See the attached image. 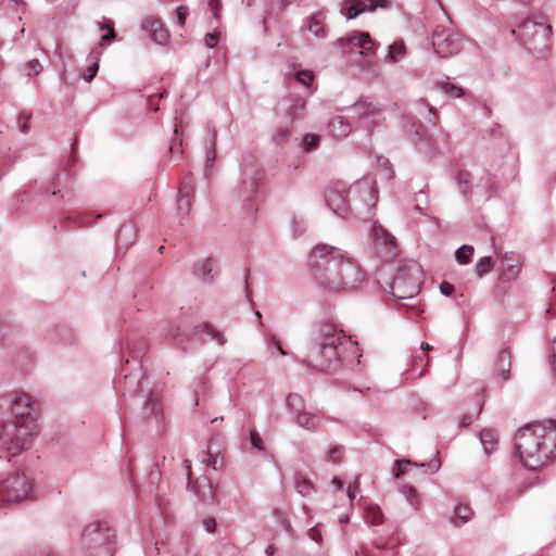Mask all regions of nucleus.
I'll list each match as a JSON object with an SVG mask.
<instances>
[{"label":"nucleus","instance_id":"obj_24","mask_svg":"<svg viewBox=\"0 0 556 556\" xmlns=\"http://www.w3.org/2000/svg\"><path fill=\"white\" fill-rule=\"evenodd\" d=\"M438 88H440L445 94H447L448 97L451 98H460L464 96V90L462 87L453 84V83H450V81H442V83H439L438 85Z\"/></svg>","mask_w":556,"mask_h":556},{"label":"nucleus","instance_id":"obj_6","mask_svg":"<svg viewBox=\"0 0 556 556\" xmlns=\"http://www.w3.org/2000/svg\"><path fill=\"white\" fill-rule=\"evenodd\" d=\"M462 46V35L454 28L450 21L435 27L432 34V47L440 58L446 59L457 54Z\"/></svg>","mask_w":556,"mask_h":556},{"label":"nucleus","instance_id":"obj_3","mask_svg":"<svg viewBox=\"0 0 556 556\" xmlns=\"http://www.w3.org/2000/svg\"><path fill=\"white\" fill-rule=\"evenodd\" d=\"M13 420L5 424L0 432L1 457H11L26 450L37 433L33 400L28 394H18L12 402Z\"/></svg>","mask_w":556,"mask_h":556},{"label":"nucleus","instance_id":"obj_26","mask_svg":"<svg viewBox=\"0 0 556 556\" xmlns=\"http://www.w3.org/2000/svg\"><path fill=\"white\" fill-rule=\"evenodd\" d=\"M99 26L101 30H106V34L101 38L100 46L106 45L115 38L114 24L112 21L104 18L102 23H99Z\"/></svg>","mask_w":556,"mask_h":556},{"label":"nucleus","instance_id":"obj_37","mask_svg":"<svg viewBox=\"0 0 556 556\" xmlns=\"http://www.w3.org/2000/svg\"><path fill=\"white\" fill-rule=\"evenodd\" d=\"M409 465H412L409 460H397L396 470L394 472L395 478H399L401 475H403Z\"/></svg>","mask_w":556,"mask_h":556},{"label":"nucleus","instance_id":"obj_51","mask_svg":"<svg viewBox=\"0 0 556 556\" xmlns=\"http://www.w3.org/2000/svg\"><path fill=\"white\" fill-rule=\"evenodd\" d=\"M162 98V94H159V96H155V94H152L149 97V105L152 106L154 104H156V100L157 99H161Z\"/></svg>","mask_w":556,"mask_h":556},{"label":"nucleus","instance_id":"obj_33","mask_svg":"<svg viewBox=\"0 0 556 556\" xmlns=\"http://www.w3.org/2000/svg\"><path fill=\"white\" fill-rule=\"evenodd\" d=\"M295 489L301 495H306L311 492L312 484L304 477H298L295 480Z\"/></svg>","mask_w":556,"mask_h":556},{"label":"nucleus","instance_id":"obj_52","mask_svg":"<svg viewBox=\"0 0 556 556\" xmlns=\"http://www.w3.org/2000/svg\"><path fill=\"white\" fill-rule=\"evenodd\" d=\"M421 349L427 352L430 351L432 346L429 343L422 342Z\"/></svg>","mask_w":556,"mask_h":556},{"label":"nucleus","instance_id":"obj_19","mask_svg":"<svg viewBox=\"0 0 556 556\" xmlns=\"http://www.w3.org/2000/svg\"><path fill=\"white\" fill-rule=\"evenodd\" d=\"M329 129L336 137H345L351 131V125L344 117L336 116L330 121Z\"/></svg>","mask_w":556,"mask_h":556},{"label":"nucleus","instance_id":"obj_43","mask_svg":"<svg viewBox=\"0 0 556 556\" xmlns=\"http://www.w3.org/2000/svg\"><path fill=\"white\" fill-rule=\"evenodd\" d=\"M440 291L444 294V295H451L453 292H454V286L446 282V281H443L441 285H440Z\"/></svg>","mask_w":556,"mask_h":556},{"label":"nucleus","instance_id":"obj_54","mask_svg":"<svg viewBox=\"0 0 556 556\" xmlns=\"http://www.w3.org/2000/svg\"><path fill=\"white\" fill-rule=\"evenodd\" d=\"M482 406H483V404H480V405H479V408H478V410L476 412V415H475V416H478V415L480 414V412H481V409H482Z\"/></svg>","mask_w":556,"mask_h":556},{"label":"nucleus","instance_id":"obj_45","mask_svg":"<svg viewBox=\"0 0 556 556\" xmlns=\"http://www.w3.org/2000/svg\"><path fill=\"white\" fill-rule=\"evenodd\" d=\"M421 102L429 108V113L433 115V119H431V122L433 125H437V110L432 105H430L426 100H421Z\"/></svg>","mask_w":556,"mask_h":556},{"label":"nucleus","instance_id":"obj_20","mask_svg":"<svg viewBox=\"0 0 556 556\" xmlns=\"http://www.w3.org/2000/svg\"><path fill=\"white\" fill-rule=\"evenodd\" d=\"M287 405L293 417L306 410V405L303 396L299 393H290L287 397Z\"/></svg>","mask_w":556,"mask_h":556},{"label":"nucleus","instance_id":"obj_34","mask_svg":"<svg viewBox=\"0 0 556 556\" xmlns=\"http://www.w3.org/2000/svg\"><path fill=\"white\" fill-rule=\"evenodd\" d=\"M343 456V451L340 446H333L329 450L327 460L333 464L340 463Z\"/></svg>","mask_w":556,"mask_h":556},{"label":"nucleus","instance_id":"obj_18","mask_svg":"<svg viewBox=\"0 0 556 556\" xmlns=\"http://www.w3.org/2000/svg\"><path fill=\"white\" fill-rule=\"evenodd\" d=\"M495 367L497 376L501 379L506 380L508 378L510 370V353L507 350H502L498 353L495 362Z\"/></svg>","mask_w":556,"mask_h":556},{"label":"nucleus","instance_id":"obj_50","mask_svg":"<svg viewBox=\"0 0 556 556\" xmlns=\"http://www.w3.org/2000/svg\"><path fill=\"white\" fill-rule=\"evenodd\" d=\"M332 484L336 485L338 491L342 490V488H343V483H342V481L338 477H334L332 479Z\"/></svg>","mask_w":556,"mask_h":556},{"label":"nucleus","instance_id":"obj_31","mask_svg":"<svg viewBox=\"0 0 556 556\" xmlns=\"http://www.w3.org/2000/svg\"><path fill=\"white\" fill-rule=\"evenodd\" d=\"M203 462L214 470H217L222 467V459H219L218 452L213 454L211 446H208L206 458Z\"/></svg>","mask_w":556,"mask_h":556},{"label":"nucleus","instance_id":"obj_32","mask_svg":"<svg viewBox=\"0 0 556 556\" xmlns=\"http://www.w3.org/2000/svg\"><path fill=\"white\" fill-rule=\"evenodd\" d=\"M295 77L298 81H300L306 87H311L315 79L314 73L307 70L298 72Z\"/></svg>","mask_w":556,"mask_h":556},{"label":"nucleus","instance_id":"obj_39","mask_svg":"<svg viewBox=\"0 0 556 556\" xmlns=\"http://www.w3.org/2000/svg\"><path fill=\"white\" fill-rule=\"evenodd\" d=\"M30 116L26 113H22L18 117V122H20V127H21V131L22 132H27L28 129H29V126H28V121H29Z\"/></svg>","mask_w":556,"mask_h":556},{"label":"nucleus","instance_id":"obj_5","mask_svg":"<svg viewBox=\"0 0 556 556\" xmlns=\"http://www.w3.org/2000/svg\"><path fill=\"white\" fill-rule=\"evenodd\" d=\"M421 268L415 262H408L399 266L390 288L392 294L399 299L415 296L420 290Z\"/></svg>","mask_w":556,"mask_h":556},{"label":"nucleus","instance_id":"obj_16","mask_svg":"<svg viewBox=\"0 0 556 556\" xmlns=\"http://www.w3.org/2000/svg\"><path fill=\"white\" fill-rule=\"evenodd\" d=\"M353 112L358 117H375L381 114L380 108L374 102L367 100H359L353 105Z\"/></svg>","mask_w":556,"mask_h":556},{"label":"nucleus","instance_id":"obj_2","mask_svg":"<svg viewBox=\"0 0 556 556\" xmlns=\"http://www.w3.org/2000/svg\"><path fill=\"white\" fill-rule=\"evenodd\" d=\"M515 444L522 464L538 469L556 457V421L532 422L521 428Z\"/></svg>","mask_w":556,"mask_h":556},{"label":"nucleus","instance_id":"obj_1","mask_svg":"<svg viewBox=\"0 0 556 556\" xmlns=\"http://www.w3.org/2000/svg\"><path fill=\"white\" fill-rule=\"evenodd\" d=\"M309 266L315 280L331 292L354 289L363 281L358 265L345 258L341 250L327 244L313 249Z\"/></svg>","mask_w":556,"mask_h":556},{"label":"nucleus","instance_id":"obj_8","mask_svg":"<svg viewBox=\"0 0 556 556\" xmlns=\"http://www.w3.org/2000/svg\"><path fill=\"white\" fill-rule=\"evenodd\" d=\"M31 490V481L25 473L8 477L0 483V505L26 500Z\"/></svg>","mask_w":556,"mask_h":556},{"label":"nucleus","instance_id":"obj_14","mask_svg":"<svg viewBox=\"0 0 556 556\" xmlns=\"http://www.w3.org/2000/svg\"><path fill=\"white\" fill-rule=\"evenodd\" d=\"M326 201L328 205L337 213L343 214L346 211L345 193L336 189H329L326 192Z\"/></svg>","mask_w":556,"mask_h":556},{"label":"nucleus","instance_id":"obj_21","mask_svg":"<svg viewBox=\"0 0 556 556\" xmlns=\"http://www.w3.org/2000/svg\"><path fill=\"white\" fill-rule=\"evenodd\" d=\"M454 518L452 519V522L455 525V526H460L462 523H465L467 522L468 520H470V518L472 517L473 515V511L471 509V507H469L468 505H465V504H458L456 507H455V510H454Z\"/></svg>","mask_w":556,"mask_h":556},{"label":"nucleus","instance_id":"obj_41","mask_svg":"<svg viewBox=\"0 0 556 556\" xmlns=\"http://www.w3.org/2000/svg\"><path fill=\"white\" fill-rule=\"evenodd\" d=\"M218 42V36L217 34H207L205 36V45L208 48H214Z\"/></svg>","mask_w":556,"mask_h":556},{"label":"nucleus","instance_id":"obj_56","mask_svg":"<svg viewBox=\"0 0 556 556\" xmlns=\"http://www.w3.org/2000/svg\"><path fill=\"white\" fill-rule=\"evenodd\" d=\"M278 350H279V352H280L282 355H285V354H286V353H285V351L282 350V348H281L280 345H278Z\"/></svg>","mask_w":556,"mask_h":556},{"label":"nucleus","instance_id":"obj_27","mask_svg":"<svg viewBox=\"0 0 556 556\" xmlns=\"http://www.w3.org/2000/svg\"><path fill=\"white\" fill-rule=\"evenodd\" d=\"M308 30L314 34L317 37H324L325 36V26L323 20L315 15L309 18L308 21Z\"/></svg>","mask_w":556,"mask_h":556},{"label":"nucleus","instance_id":"obj_44","mask_svg":"<svg viewBox=\"0 0 556 556\" xmlns=\"http://www.w3.org/2000/svg\"><path fill=\"white\" fill-rule=\"evenodd\" d=\"M28 68L35 74H38L41 71V65L38 60H33L29 62Z\"/></svg>","mask_w":556,"mask_h":556},{"label":"nucleus","instance_id":"obj_30","mask_svg":"<svg viewBox=\"0 0 556 556\" xmlns=\"http://www.w3.org/2000/svg\"><path fill=\"white\" fill-rule=\"evenodd\" d=\"M493 267V262L490 256L480 258L476 264V274L478 277L484 276Z\"/></svg>","mask_w":556,"mask_h":556},{"label":"nucleus","instance_id":"obj_53","mask_svg":"<svg viewBox=\"0 0 556 556\" xmlns=\"http://www.w3.org/2000/svg\"><path fill=\"white\" fill-rule=\"evenodd\" d=\"M204 481H206V482H207V485H208V488H210V496H211L212 498H214V497H215V493H214V491L212 490V486H211L210 481H208L206 478L204 479Z\"/></svg>","mask_w":556,"mask_h":556},{"label":"nucleus","instance_id":"obj_58","mask_svg":"<svg viewBox=\"0 0 556 556\" xmlns=\"http://www.w3.org/2000/svg\"><path fill=\"white\" fill-rule=\"evenodd\" d=\"M340 520H341V521H346V520H348V517H345V518H341Z\"/></svg>","mask_w":556,"mask_h":556},{"label":"nucleus","instance_id":"obj_28","mask_svg":"<svg viewBox=\"0 0 556 556\" xmlns=\"http://www.w3.org/2000/svg\"><path fill=\"white\" fill-rule=\"evenodd\" d=\"M473 252V247L465 244L456 251L455 257L459 264H468L471 261Z\"/></svg>","mask_w":556,"mask_h":556},{"label":"nucleus","instance_id":"obj_49","mask_svg":"<svg viewBox=\"0 0 556 556\" xmlns=\"http://www.w3.org/2000/svg\"><path fill=\"white\" fill-rule=\"evenodd\" d=\"M473 418H475V416H471V415L464 416L462 419V425L469 426L472 422Z\"/></svg>","mask_w":556,"mask_h":556},{"label":"nucleus","instance_id":"obj_55","mask_svg":"<svg viewBox=\"0 0 556 556\" xmlns=\"http://www.w3.org/2000/svg\"><path fill=\"white\" fill-rule=\"evenodd\" d=\"M266 552H267V554H269V555H270V554H273L274 549H273V547H271V546H269V547L267 548V551H266Z\"/></svg>","mask_w":556,"mask_h":556},{"label":"nucleus","instance_id":"obj_9","mask_svg":"<svg viewBox=\"0 0 556 556\" xmlns=\"http://www.w3.org/2000/svg\"><path fill=\"white\" fill-rule=\"evenodd\" d=\"M374 248L380 257L384 260L392 258L396 255L395 238L382 226L375 225L371 230Z\"/></svg>","mask_w":556,"mask_h":556},{"label":"nucleus","instance_id":"obj_57","mask_svg":"<svg viewBox=\"0 0 556 556\" xmlns=\"http://www.w3.org/2000/svg\"><path fill=\"white\" fill-rule=\"evenodd\" d=\"M125 229H126L125 227H122V228H121L119 236L122 235V232H123Z\"/></svg>","mask_w":556,"mask_h":556},{"label":"nucleus","instance_id":"obj_35","mask_svg":"<svg viewBox=\"0 0 556 556\" xmlns=\"http://www.w3.org/2000/svg\"><path fill=\"white\" fill-rule=\"evenodd\" d=\"M318 141L319 137L313 134H307L303 139L304 147L307 151L315 149L318 144Z\"/></svg>","mask_w":556,"mask_h":556},{"label":"nucleus","instance_id":"obj_7","mask_svg":"<svg viewBox=\"0 0 556 556\" xmlns=\"http://www.w3.org/2000/svg\"><path fill=\"white\" fill-rule=\"evenodd\" d=\"M334 45L342 49L343 53H346L345 47H349L351 52L357 51L364 56L363 66L366 67L372 64L378 47V43L366 31H354L345 38L338 39Z\"/></svg>","mask_w":556,"mask_h":556},{"label":"nucleus","instance_id":"obj_10","mask_svg":"<svg viewBox=\"0 0 556 556\" xmlns=\"http://www.w3.org/2000/svg\"><path fill=\"white\" fill-rule=\"evenodd\" d=\"M516 33V30H514ZM552 34V26L536 22L533 20H526L517 29V35L526 42L535 41L538 38L546 40Z\"/></svg>","mask_w":556,"mask_h":556},{"label":"nucleus","instance_id":"obj_29","mask_svg":"<svg viewBox=\"0 0 556 556\" xmlns=\"http://www.w3.org/2000/svg\"><path fill=\"white\" fill-rule=\"evenodd\" d=\"M405 54V46L403 42H394L389 47L388 58L392 62H397Z\"/></svg>","mask_w":556,"mask_h":556},{"label":"nucleus","instance_id":"obj_13","mask_svg":"<svg viewBox=\"0 0 556 556\" xmlns=\"http://www.w3.org/2000/svg\"><path fill=\"white\" fill-rule=\"evenodd\" d=\"M369 5H367L364 1L357 0L354 3H352L346 9V17L348 18H355L357 15L366 11L367 9L370 11H374L376 8H386L388 1L387 0H368Z\"/></svg>","mask_w":556,"mask_h":556},{"label":"nucleus","instance_id":"obj_23","mask_svg":"<svg viewBox=\"0 0 556 556\" xmlns=\"http://www.w3.org/2000/svg\"><path fill=\"white\" fill-rule=\"evenodd\" d=\"M100 55L101 51H99L98 49H93L90 53V56L93 59V62L90 66H88L87 71L84 74V79L87 83H90L98 73Z\"/></svg>","mask_w":556,"mask_h":556},{"label":"nucleus","instance_id":"obj_40","mask_svg":"<svg viewBox=\"0 0 556 556\" xmlns=\"http://www.w3.org/2000/svg\"><path fill=\"white\" fill-rule=\"evenodd\" d=\"M358 488L359 481L358 478H356L348 488V496L350 497L351 501L354 500L356 492L358 491Z\"/></svg>","mask_w":556,"mask_h":556},{"label":"nucleus","instance_id":"obj_42","mask_svg":"<svg viewBox=\"0 0 556 556\" xmlns=\"http://www.w3.org/2000/svg\"><path fill=\"white\" fill-rule=\"evenodd\" d=\"M208 5L214 10V16L216 18L219 17V12L222 10V2L220 0H210Z\"/></svg>","mask_w":556,"mask_h":556},{"label":"nucleus","instance_id":"obj_47","mask_svg":"<svg viewBox=\"0 0 556 556\" xmlns=\"http://www.w3.org/2000/svg\"><path fill=\"white\" fill-rule=\"evenodd\" d=\"M204 526L208 532H213L216 528V521L214 519H207L205 520Z\"/></svg>","mask_w":556,"mask_h":556},{"label":"nucleus","instance_id":"obj_46","mask_svg":"<svg viewBox=\"0 0 556 556\" xmlns=\"http://www.w3.org/2000/svg\"><path fill=\"white\" fill-rule=\"evenodd\" d=\"M309 535L316 542H320L321 541L320 531L317 528L311 529L309 530Z\"/></svg>","mask_w":556,"mask_h":556},{"label":"nucleus","instance_id":"obj_17","mask_svg":"<svg viewBox=\"0 0 556 556\" xmlns=\"http://www.w3.org/2000/svg\"><path fill=\"white\" fill-rule=\"evenodd\" d=\"M295 422L307 430H315L319 427L321 419L318 415L313 414L308 410H304L296 416H294Z\"/></svg>","mask_w":556,"mask_h":556},{"label":"nucleus","instance_id":"obj_36","mask_svg":"<svg viewBox=\"0 0 556 556\" xmlns=\"http://www.w3.org/2000/svg\"><path fill=\"white\" fill-rule=\"evenodd\" d=\"M250 440H251V444L256 447L258 451H263L264 447H263V440L261 438V435L258 434V432L256 430H252L250 432Z\"/></svg>","mask_w":556,"mask_h":556},{"label":"nucleus","instance_id":"obj_4","mask_svg":"<svg viewBox=\"0 0 556 556\" xmlns=\"http://www.w3.org/2000/svg\"><path fill=\"white\" fill-rule=\"evenodd\" d=\"M344 340L342 331L327 327L318 349L309 355L312 366L323 371L334 368L339 361V346Z\"/></svg>","mask_w":556,"mask_h":556},{"label":"nucleus","instance_id":"obj_12","mask_svg":"<svg viewBox=\"0 0 556 556\" xmlns=\"http://www.w3.org/2000/svg\"><path fill=\"white\" fill-rule=\"evenodd\" d=\"M142 26L156 43L164 45L167 42L169 34L160 20L146 18Z\"/></svg>","mask_w":556,"mask_h":556},{"label":"nucleus","instance_id":"obj_25","mask_svg":"<svg viewBox=\"0 0 556 556\" xmlns=\"http://www.w3.org/2000/svg\"><path fill=\"white\" fill-rule=\"evenodd\" d=\"M366 522L370 525H380L382 522V511L377 505H368L365 514Z\"/></svg>","mask_w":556,"mask_h":556},{"label":"nucleus","instance_id":"obj_22","mask_svg":"<svg viewBox=\"0 0 556 556\" xmlns=\"http://www.w3.org/2000/svg\"><path fill=\"white\" fill-rule=\"evenodd\" d=\"M497 434L492 429H484L480 433V441L488 454L494 450L495 445L497 444Z\"/></svg>","mask_w":556,"mask_h":556},{"label":"nucleus","instance_id":"obj_11","mask_svg":"<svg viewBox=\"0 0 556 556\" xmlns=\"http://www.w3.org/2000/svg\"><path fill=\"white\" fill-rule=\"evenodd\" d=\"M109 529L105 528L104 532L102 529V525L100 522L98 523H90L88 525L83 533V538L87 543H94L98 544L103 552L104 556H111L112 555V548L110 545V533Z\"/></svg>","mask_w":556,"mask_h":556},{"label":"nucleus","instance_id":"obj_48","mask_svg":"<svg viewBox=\"0 0 556 556\" xmlns=\"http://www.w3.org/2000/svg\"><path fill=\"white\" fill-rule=\"evenodd\" d=\"M408 489V492L406 494L408 501L412 503V504H416L414 497L416 496V490L412 486L407 488Z\"/></svg>","mask_w":556,"mask_h":556},{"label":"nucleus","instance_id":"obj_15","mask_svg":"<svg viewBox=\"0 0 556 556\" xmlns=\"http://www.w3.org/2000/svg\"><path fill=\"white\" fill-rule=\"evenodd\" d=\"M193 197V187L191 185L184 184L179 188L177 208L182 214L187 215L191 210V202Z\"/></svg>","mask_w":556,"mask_h":556},{"label":"nucleus","instance_id":"obj_38","mask_svg":"<svg viewBox=\"0 0 556 556\" xmlns=\"http://www.w3.org/2000/svg\"><path fill=\"white\" fill-rule=\"evenodd\" d=\"M187 16H188V9L186 7L181 5V7L177 8L176 18L180 26H182L185 24Z\"/></svg>","mask_w":556,"mask_h":556}]
</instances>
